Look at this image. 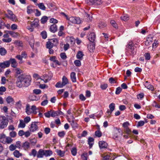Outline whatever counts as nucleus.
<instances>
[{"label": "nucleus", "instance_id": "dca6fc26", "mask_svg": "<svg viewBox=\"0 0 160 160\" xmlns=\"http://www.w3.org/2000/svg\"><path fill=\"white\" fill-rule=\"evenodd\" d=\"M36 5L38 6L39 8L43 11L45 10L46 7L45 6L44 3L42 2L39 3H37L36 4Z\"/></svg>", "mask_w": 160, "mask_h": 160}, {"label": "nucleus", "instance_id": "4c0bfd02", "mask_svg": "<svg viewBox=\"0 0 160 160\" xmlns=\"http://www.w3.org/2000/svg\"><path fill=\"white\" fill-rule=\"evenodd\" d=\"M71 152L72 155L75 156L77 153V149L75 147H73L71 149Z\"/></svg>", "mask_w": 160, "mask_h": 160}, {"label": "nucleus", "instance_id": "bb28decb", "mask_svg": "<svg viewBox=\"0 0 160 160\" xmlns=\"http://www.w3.org/2000/svg\"><path fill=\"white\" fill-rule=\"evenodd\" d=\"M35 9H33L31 6H28L27 7V12L28 14H31L34 12Z\"/></svg>", "mask_w": 160, "mask_h": 160}, {"label": "nucleus", "instance_id": "72a5a7b5", "mask_svg": "<svg viewBox=\"0 0 160 160\" xmlns=\"http://www.w3.org/2000/svg\"><path fill=\"white\" fill-rule=\"evenodd\" d=\"M53 46V44L48 41L46 43V48L48 49H51Z\"/></svg>", "mask_w": 160, "mask_h": 160}, {"label": "nucleus", "instance_id": "a878e982", "mask_svg": "<svg viewBox=\"0 0 160 160\" xmlns=\"http://www.w3.org/2000/svg\"><path fill=\"white\" fill-rule=\"evenodd\" d=\"M68 82V80L66 77L63 76L62 78V83L63 86H65Z\"/></svg>", "mask_w": 160, "mask_h": 160}, {"label": "nucleus", "instance_id": "c85d7f7f", "mask_svg": "<svg viewBox=\"0 0 160 160\" xmlns=\"http://www.w3.org/2000/svg\"><path fill=\"white\" fill-rule=\"evenodd\" d=\"M120 129L116 128V130L115 131V133L113 134V138L114 139L118 138V133H120Z\"/></svg>", "mask_w": 160, "mask_h": 160}, {"label": "nucleus", "instance_id": "c756f323", "mask_svg": "<svg viewBox=\"0 0 160 160\" xmlns=\"http://www.w3.org/2000/svg\"><path fill=\"white\" fill-rule=\"evenodd\" d=\"M6 101L8 103L10 104L11 103L14 102V100L13 98L11 96H9L6 98Z\"/></svg>", "mask_w": 160, "mask_h": 160}, {"label": "nucleus", "instance_id": "58836bf2", "mask_svg": "<svg viewBox=\"0 0 160 160\" xmlns=\"http://www.w3.org/2000/svg\"><path fill=\"white\" fill-rule=\"evenodd\" d=\"M69 122H70L73 128H76L78 127V124L74 120L69 121Z\"/></svg>", "mask_w": 160, "mask_h": 160}, {"label": "nucleus", "instance_id": "423d86ee", "mask_svg": "<svg viewBox=\"0 0 160 160\" xmlns=\"http://www.w3.org/2000/svg\"><path fill=\"white\" fill-rule=\"evenodd\" d=\"M38 129V122H32L29 128L30 131L33 132L37 130Z\"/></svg>", "mask_w": 160, "mask_h": 160}, {"label": "nucleus", "instance_id": "5701e85b", "mask_svg": "<svg viewBox=\"0 0 160 160\" xmlns=\"http://www.w3.org/2000/svg\"><path fill=\"white\" fill-rule=\"evenodd\" d=\"M14 156L17 158H19L20 157L22 156V154L20 153L17 150H15L13 152Z\"/></svg>", "mask_w": 160, "mask_h": 160}, {"label": "nucleus", "instance_id": "20e7f679", "mask_svg": "<svg viewBox=\"0 0 160 160\" xmlns=\"http://www.w3.org/2000/svg\"><path fill=\"white\" fill-rule=\"evenodd\" d=\"M8 14H5L6 17L13 22H16L17 20V18L15 14L13 12L10 10H7Z\"/></svg>", "mask_w": 160, "mask_h": 160}, {"label": "nucleus", "instance_id": "4d7b16f0", "mask_svg": "<svg viewBox=\"0 0 160 160\" xmlns=\"http://www.w3.org/2000/svg\"><path fill=\"white\" fill-rule=\"evenodd\" d=\"M17 135V133L15 131H12L10 132L9 135L12 138L15 137Z\"/></svg>", "mask_w": 160, "mask_h": 160}, {"label": "nucleus", "instance_id": "603ef678", "mask_svg": "<svg viewBox=\"0 0 160 160\" xmlns=\"http://www.w3.org/2000/svg\"><path fill=\"white\" fill-rule=\"evenodd\" d=\"M74 63L77 67H80L81 66V62L79 60H75L74 61Z\"/></svg>", "mask_w": 160, "mask_h": 160}, {"label": "nucleus", "instance_id": "37998d69", "mask_svg": "<svg viewBox=\"0 0 160 160\" xmlns=\"http://www.w3.org/2000/svg\"><path fill=\"white\" fill-rule=\"evenodd\" d=\"M95 135L96 137L98 138H100L101 137L102 135V133L99 130L95 132Z\"/></svg>", "mask_w": 160, "mask_h": 160}, {"label": "nucleus", "instance_id": "2eb2a0df", "mask_svg": "<svg viewBox=\"0 0 160 160\" xmlns=\"http://www.w3.org/2000/svg\"><path fill=\"white\" fill-rule=\"evenodd\" d=\"M44 156V150L41 149H40L37 155V157L38 158H42Z\"/></svg>", "mask_w": 160, "mask_h": 160}, {"label": "nucleus", "instance_id": "a18cd8bd", "mask_svg": "<svg viewBox=\"0 0 160 160\" xmlns=\"http://www.w3.org/2000/svg\"><path fill=\"white\" fill-rule=\"evenodd\" d=\"M14 70L17 74H20L22 72V71L19 68H16Z\"/></svg>", "mask_w": 160, "mask_h": 160}, {"label": "nucleus", "instance_id": "864d4df0", "mask_svg": "<svg viewBox=\"0 0 160 160\" xmlns=\"http://www.w3.org/2000/svg\"><path fill=\"white\" fill-rule=\"evenodd\" d=\"M74 39V40H79L78 38H77L76 39H74V38L71 35L68 36L66 38V40H73Z\"/></svg>", "mask_w": 160, "mask_h": 160}, {"label": "nucleus", "instance_id": "13d9d810", "mask_svg": "<svg viewBox=\"0 0 160 160\" xmlns=\"http://www.w3.org/2000/svg\"><path fill=\"white\" fill-rule=\"evenodd\" d=\"M68 20H69L70 22H72V23H75V17H71L68 18Z\"/></svg>", "mask_w": 160, "mask_h": 160}, {"label": "nucleus", "instance_id": "69168bd1", "mask_svg": "<svg viewBox=\"0 0 160 160\" xmlns=\"http://www.w3.org/2000/svg\"><path fill=\"white\" fill-rule=\"evenodd\" d=\"M33 92L36 94H39L41 93V91L39 89H35L33 90Z\"/></svg>", "mask_w": 160, "mask_h": 160}, {"label": "nucleus", "instance_id": "a211bd4d", "mask_svg": "<svg viewBox=\"0 0 160 160\" xmlns=\"http://www.w3.org/2000/svg\"><path fill=\"white\" fill-rule=\"evenodd\" d=\"M88 40H95L96 38V35L93 32L90 33L88 36Z\"/></svg>", "mask_w": 160, "mask_h": 160}, {"label": "nucleus", "instance_id": "0e129e2a", "mask_svg": "<svg viewBox=\"0 0 160 160\" xmlns=\"http://www.w3.org/2000/svg\"><path fill=\"white\" fill-rule=\"evenodd\" d=\"M61 58L63 60L65 59L67 57L65 53L62 52L60 54Z\"/></svg>", "mask_w": 160, "mask_h": 160}, {"label": "nucleus", "instance_id": "09e8293b", "mask_svg": "<svg viewBox=\"0 0 160 160\" xmlns=\"http://www.w3.org/2000/svg\"><path fill=\"white\" fill-rule=\"evenodd\" d=\"M49 21L51 23H53V24L57 23L58 22V21L57 20L53 18H51L50 19Z\"/></svg>", "mask_w": 160, "mask_h": 160}, {"label": "nucleus", "instance_id": "4be33fe9", "mask_svg": "<svg viewBox=\"0 0 160 160\" xmlns=\"http://www.w3.org/2000/svg\"><path fill=\"white\" fill-rule=\"evenodd\" d=\"M94 139L92 137H89L88 139V143L89 145V147L90 148H91L93 144V141H94Z\"/></svg>", "mask_w": 160, "mask_h": 160}, {"label": "nucleus", "instance_id": "6ab92c4d", "mask_svg": "<svg viewBox=\"0 0 160 160\" xmlns=\"http://www.w3.org/2000/svg\"><path fill=\"white\" fill-rule=\"evenodd\" d=\"M106 26L107 24L105 21H100L98 23V27L100 28H104Z\"/></svg>", "mask_w": 160, "mask_h": 160}, {"label": "nucleus", "instance_id": "39448f33", "mask_svg": "<svg viewBox=\"0 0 160 160\" xmlns=\"http://www.w3.org/2000/svg\"><path fill=\"white\" fill-rule=\"evenodd\" d=\"M8 123V121L5 117L0 118V128L2 129L6 128Z\"/></svg>", "mask_w": 160, "mask_h": 160}, {"label": "nucleus", "instance_id": "c9c22d12", "mask_svg": "<svg viewBox=\"0 0 160 160\" xmlns=\"http://www.w3.org/2000/svg\"><path fill=\"white\" fill-rule=\"evenodd\" d=\"M48 20V18L47 17L43 16L42 18L41 19V22L42 24H44L47 22Z\"/></svg>", "mask_w": 160, "mask_h": 160}, {"label": "nucleus", "instance_id": "c03bdc74", "mask_svg": "<svg viewBox=\"0 0 160 160\" xmlns=\"http://www.w3.org/2000/svg\"><path fill=\"white\" fill-rule=\"evenodd\" d=\"M14 43L15 45L18 47H22L23 46L22 41H16Z\"/></svg>", "mask_w": 160, "mask_h": 160}, {"label": "nucleus", "instance_id": "0eeeda50", "mask_svg": "<svg viewBox=\"0 0 160 160\" xmlns=\"http://www.w3.org/2000/svg\"><path fill=\"white\" fill-rule=\"evenodd\" d=\"M129 125L130 124L128 122H125L122 124V126L124 128V131L128 135L131 132V130L128 128Z\"/></svg>", "mask_w": 160, "mask_h": 160}, {"label": "nucleus", "instance_id": "412c9836", "mask_svg": "<svg viewBox=\"0 0 160 160\" xmlns=\"http://www.w3.org/2000/svg\"><path fill=\"white\" fill-rule=\"evenodd\" d=\"M55 151L58 155L61 157H62L64 156L65 152L64 151H62L60 150L56 149Z\"/></svg>", "mask_w": 160, "mask_h": 160}, {"label": "nucleus", "instance_id": "680f3d73", "mask_svg": "<svg viewBox=\"0 0 160 160\" xmlns=\"http://www.w3.org/2000/svg\"><path fill=\"white\" fill-rule=\"evenodd\" d=\"M21 142L19 141L17 142H16V144L15 145L16 148H18L19 149L21 148Z\"/></svg>", "mask_w": 160, "mask_h": 160}, {"label": "nucleus", "instance_id": "5fc2aeb1", "mask_svg": "<svg viewBox=\"0 0 160 160\" xmlns=\"http://www.w3.org/2000/svg\"><path fill=\"white\" fill-rule=\"evenodd\" d=\"M30 143L32 145H34L37 142V140L35 138L31 139L30 141Z\"/></svg>", "mask_w": 160, "mask_h": 160}, {"label": "nucleus", "instance_id": "e2e57ef3", "mask_svg": "<svg viewBox=\"0 0 160 160\" xmlns=\"http://www.w3.org/2000/svg\"><path fill=\"white\" fill-rule=\"evenodd\" d=\"M122 88L120 87H118L116 88V90L115 92L116 94H119L122 90Z\"/></svg>", "mask_w": 160, "mask_h": 160}, {"label": "nucleus", "instance_id": "052dcab7", "mask_svg": "<svg viewBox=\"0 0 160 160\" xmlns=\"http://www.w3.org/2000/svg\"><path fill=\"white\" fill-rule=\"evenodd\" d=\"M31 120V118L27 116L24 119V121L25 123H27L29 122Z\"/></svg>", "mask_w": 160, "mask_h": 160}, {"label": "nucleus", "instance_id": "f3484780", "mask_svg": "<svg viewBox=\"0 0 160 160\" xmlns=\"http://www.w3.org/2000/svg\"><path fill=\"white\" fill-rule=\"evenodd\" d=\"M30 147V143L28 141H26L23 143L22 147L24 150H27Z\"/></svg>", "mask_w": 160, "mask_h": 160}, {"label": "nucleus", "instance_id": "1a4fd4ad", "mask_svg": "<svg viewBox=\"0 0 160 160\" xmlns=\"http://www.w3.org/2000/svg\"><path fill=\"white\" fill-rule=\"evenodd\" d=\"M115 104L113 103H112L110 104L109 106V108L110 110H108L107 112L108 114L109 115H111L112 112L115 110Z\"/></svg>", "mask_w": 160, "mask_h": 160}, {"label": "nucleus", "instance_id": "ddd939ff", "mask_svg": "<svg viewBox=\"0 0 160 160\" xmlns=\"http://www.w3.org/2000/svg\"><path fill=\"white\" fill-rule=\"evenodd\" d=\"M57 29V26L55 24L51 25L49 28L50 31L53 33H55L56 32Z\"/></svg>", "mask_w": 160, "mask_h": 160}, {"label": "nucleus", "instance_id": "aec40b11", "mask_svg": "<svg viewBox=\"0 0 160 160\" xmlns=\"http://www.w3.org/2000/svg\"><path fill=\"white\" fill-rule=\"evenodd\" d=\"M70 78L72 82H76V73L74 72H72L70 74Z\"/></svg>", "mask_w": 160, "mask_h": 160}, {"label": "nucleus", "instance_id": "6e6d98bb", "mask_svg": "<svg viewBox=\"0 0 160 160\" xmlns=\"http://www.w3.org/2000/svg\"><path fill=\"white\" fill-rule=\"evenodd\" d=\"M63 86H64L62 84V83L60 82H58L55 85V87L56 88H62Z\"/></svg>", "mask_w": 160, "mask_h": 160}, {"label": "nucleus", "instance_id": "79ce46f5", "mask_svg": "<svg viewBox=\"0 0 160 160\" xmlns=\"http://www.w3.org/2000/svg\"><path fill=\"white\" fill-rule=\"evenodd\" d=\"M145 59L146 60H150L151 58L150 54L148 52L145 53L144 54Z\"/></svg>", "mask_w": 160, "mask_h": 160}, {"label": "nucleus", "instance_id": "cd10ccee", "mask_svg": "<svg viewBox=\"0 0 160 160\" xmlns=\"http://www.w3.org/2000/svg\"><path fill=\"white\" fill-rule=\"evenodd\" d=\"M6 136L4 134H0V141L2 143L5 144Z\"/></svg>", "mask_w": 160, "mask_h": 160}, {"label": "nucleus", "instance_id": "f704fd0d", "mask_svg": "<svg viewBox=\"0 0 160 160\" xmlns=\"http://www.w3.org/2000/svg\"><path fill=\"white\" fill-rule=\"evenodd\" d=\"M5 144H9L12 142V139L9 137H6L5 138Z\"/></svg>", "mask_w": 160, "mask_h": 160}, {"label": "nucleus", "instance_id": "f257e3e1", "mask_svg": "<svg viewBox=\"0 0 160 160\" xmlns=\"http://www.w3.org/2000/svg\"><path fill=\"white\" fill-rule=\"evenodd\" d=\"M31 79L30 76L25 74H22L17 78L16 82V86L20 88L28 87L30 85Z\"/></svg>", "mask_w": 160, "mask_h": 160}, {"label": "nucleus", "instance_id": "7ed1b4c3", "mask_svg": "<svg viewBox=\"0 0 160 160\" xmlns=\"http://www.w3.org/2000/svg\"><path fill=\"white\" fill-rule=\"evenodd\" d=\"M135 41H130L126 46V48L128 49L131 52L130 54L133 55L136 54V51L135 50V47L134 46L135 43Z\"/></svg>", "mask_w": 160, "mask_h": 160}, {"label": "nucleus", "instance_id": "49530a36", "mask_svg": "<svg viewBox=\"0 0 160 160\" xmlns=\"http://www.w3.org/2000/svg\"><path fill=\"white\" fill-rule=\"evenodd\" d=\"M85 17L87 18V22H89L92 21V16H90V15L88 13H86L85 14Z\"/></svg>", "mask_w": 160, "mask_h": 160}, {"label": "nucleus", "instance_id": "bf43d9fd", "mask_svg": "<svg viewBox=\"0 0 160 160\" xmlns=\"http://www.w3.org/2000/svg\"><path fill=\"white\" fill-rule=\"evenodd\" d=\"M152 106L153 107L160 108V105L158 104L155 101H154L153 102L152 104Z\"/></svg>", "mask_w": 160, "mask_h": 160}, {"label": "nucleus", "instance_id": "774afa93", "mask_svg": "<svg viewBox=\"0 0 160 160\" xmlns=\"http://www.w3.org/2000/svg\"><path fill=\"white\" fill-rule=\"evenodd\" d=\"M75 24H79L81 22V20L79 17H75Z\"/></svg>", "mask_w": 160, "mask_h": 160}, {"label": "nucleus", "instance_id": "393cba45", "mask_svg": "<svg viewBox=\"0 0 160 160\" xmlns=\"http://www.w3.org/2000/svg\"><path fill=\"white\" fill-rule=\"evenodd\" d=\"M84 56V54L81 51H79L77 53L76 55L77 58L79 59L80 60H82V59L83 57Z\"/></svg>", "mask_w": 160, "mask_h": 160}, {"label": "nucleus", "instance_id": "8fccbe9b", "mask_svg": "<svg viewBox=\"0 0 160 160\" xmlns=\"http://www.w3.org/2000/svg\"><path fill=\"white\" fill-rule=\"evenodd\" d=\"M145 122L143 121H140L138 122V124L137 125V127H141L144 125Z\"/></svg>", "mask_w": 160, "mask_h": 160}, {"label": "nucleus", "instance_id": "4468645a", "mask_svg": "<svg viewBox=\"0 0 160 160\" xmlns=\"http://www.w3.org/2000/svg\"><path fill=\"white\" fill-rule=\"evenodd\" d=\"M98 144L100 148H106L108 146L107 143L104 141H99Z\"/></svg>", "mask_w": 160, "mask_h": 160}, {"label": "nucleus", "instance_id": "b1692460", "mask_svg": "<svg viewBox=\"0 0 160 160\" xmlns=\"http://www.w3.org/2000/svg\"><path fill=\"white\" fill-rule=\"evenodd\" d=\"M44 156L46 157L50 156L52 154V152L50 150H44Z\"/></svg>", "mask_w": 160, "mask_h": 160}, {"label": "nucleus", "instance_id": "2f4dec72", "mask_svg": "<svg viewBox=\"0 0 160 160\" xmlns=\"http://www.w3.org/2000/svg\"><path fill=\"white\" fill-rule=\"evenodd\" d=\"M7 51L4 48H0V54L1 56H4L7 53Z\"/></svg>", "mask_w": 160, "mask_h": 160}, {"label": "nucleus", "instance_id": "f8f14e48", "mask_svg": "<svg viewBox=\"0 0 160 160\" xmlns=\"http://www.w3.org/2000/svg\"><path fill=\"white\" fill-rule=\"evenodd\" d=\"M10 66V62L8 61H5L3 62L0 63V67L2 68L9 67Z\"/></svg>", "mask_w": 160, "mask_h": 160}, {"label": "nucleus", "instance_id": "9b49d317", "mask_svg": "<svg viewBox=\"0 0 160 160\" xmlns=\"http://www.w3.org/2000/svg\"><path fill=\"white\" fill-rule=\"evenodd\" d=\"M9 61L10 62V64H11V66L14 68H16L18 66V63L14 58H11Z\"/></svg>", "mask_w": 160, "mask_h": 160}, {"label": "nucleus", "instance_id": "de8ad7c7", "mask_svg": "<svg viewBox=\"0 0 160 160\" xmlns=\"http://www.w3.org/2000/svg\"><path fill=\"white\" fill-rule=\"evenodd\" d=\"M88 154L87 153H84L81 156V158L83 160H87L88 159Z\"/></svg>", "mask_w": 160, "mask_h": 160}, {"label": "nucleus", "instance_id": "3c124183", "mask_svg": "<svg viewBox=\"0 0 160 160\" xmlns=\"http://www.w3.org/2000/svg\"><path fill=\"white\" fill-rule=\"evenodd\" d=\"M6 88L3 86H1L0 87V95H2L3 94V92L6 91Z\"/></svg>", "mask_w": 160, "mask_h": 160}, {"label": "nucleus", "instance_id": "9d476101", "mask_svg": "<svg viewBox=\"0 0 160 160\" xmlns=\"http://www.w3.org/2000/svg\"><path fill=\"white\" fill-rule=\"evenodd\" d=\"M52 78V76H49L47 74H44L41 77V79L43 80L45 83H46L51 80Z\"/></svg>", "mask_w": 160, "mask_h": 160}, {"label": "nucleus", "instance_id": "f03ea898", "mask_svg": "<svg viewBox=\"0 0 160 160\" xmlns=\"http://www.w3.org/2000/svg\"><path fill=\"white\" fill-rule=\"evenodd\" d=\"M38 109L35 105H32L31 108L30 107V106L29 104H27L25 108V112L28 115H30L31 114H36L37 112V110Z\"/></svg>", "mask_w": 160, "mask_h": 160}, {"label": "nucleus", "instance_id": "ea45409f", "mask_svg": "<svg viewBox=\"0 0 160 160\" xmlns=\"http://www.w3.org/2000/svg\"><path fill=\"white\" fill-rule=\"evenodd\" d=\"M41 35L43 39H45L47 37V34L45 31H42L41 33Z\"/></svg>", "mask_w": 160, "mask_h": 160}, {"label": "nucleus", "instance_id": "473e14b6", "mask_svg": "<svg viewBox=\"0 0 160 160\" xmlns=\"http://www.w3.org/2000/svg\"><path fill=\"white\" fill-rule=\"evenodd\" d=\"M38 22L34 20L31 22V26L32 28H36L38 26Z\"/></svg>", "mask_w": 160, "mask_h": 160}, {"label": "nucleus", "instance_id": "e433bc0d", "mask_svg": "<svg viewBox=\"0 0 160 160\" xmlns=\"http://www.w3.org/2000/svg\"><path fill=\"white\" fill-rule=\"evenodd\" d=\"M110 23L112 24V26L115 29H118V25L114 20H111L110 21Z\"/></svg>", "mask_w": 160, "mask_h": 160}, {"label": "nucleus", "instance_id": "6e6552de", "mask_svg": "<svg viewBox=\"0 0 160 160\" xmlns=\"http://www.w3.org/2000/svg\"><path fill=\"white\" fill-rule=\"evenodd\" d=\"M89 43L88 45V48L90 52H93L95 49V42L94 41H89Z\"/></svg>", "mask_w": 160, "mask_h": 160}, {"label": "nucleus", "instance_id": "7c9ffc66", "mask_svg": "<svg viewBox=\"0 0 160 160\" xmlns=\"http://www.w3.org/2000/svg\"><path fill=\"white\" fill-rule=\"evenodd\" d=\"M25 123L24 121L22 120H20V123L18 125L19 128H23L25 127Z\"/></svg>", "mask_w": 160, "mask_h": 160}, {"label": "nucleus", "instance_id": "338daca9", "mask_svg": "<svg viewBox=\"0 0 160 160\" xmlns=\"http://www.w3.org/2000/svg\"><path fill=\"white\" fill-rule=\"evenodd\" d=\"M9 149L11 151H13L16 149V148L15 145L13 144L11 145L9 147Z\"/></svg>", "mask_w": 160, "mask_h": 160}, {"label": "nucleus", "instance_id": "a19ab883", "mask_svg": "<svg viewBox=\"0 0 160 160\" xmlns=\"http://www.w3.org/2000/svg\"><path fill=\"white\" fill-rule=\"evenodd\" d=\"M37 151L35 149H33L32 150L31 152L29 153V155L30 156H32L34 157L36 156L37 154Z\"/></svg>", "mask_w": 160, "mask_h": 160}]
</instances>
